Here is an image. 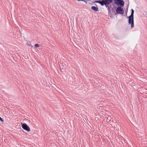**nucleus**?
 Returning a JSON list of instances; mask_svg holds the SVG:
<instances>
[{"label": "nucleus", "mask_w": 147, "mask_h": 147, "mask_svg": "<svg viewBox=\"0 0 147 147\" xmlns=\"http://www.w3.org/2000/svg\"><path fill=\"white\" fill-rule=\"evenodd\" d=\"M131 15L128 17V24H131V29L134 27V10L133 9H131Z\"/></svg>", "instance_id": "f257e3e1"}, {"label": "nucleus", "mask_w": 147, "mask_h": 147, "mask_svg": "<svg viewBox=\"0 0 147 147\" xmlns=\"http://www.w3.org/2000/svg\"><path fill=\"white\" fill-rule=\"evenodd\" d=\"M113 0H102L101 1L99 2V3L100 5L102 6L104 5H109L111 3Z\"/></svg>", "instance_id": "f03ea898"}, {"label": "nucleus", "mask_w": 147, "mask_h": 147, "mask_svg": "<svg viewBox=\"0 0 147 147\" xmlns=\"http://www.w3.org/2000/svg\"><path fill=\"white\" fill-rule=\"evenodd\" d=\"M115 3L117 5L123 7L124 5V2L122 0H116L115 1Z\"/></svg>", "instance_id": "7ed1b4c3"}, {"label": "nucleus", "mask_w": 147, "mask_h": 147, "mask_svg": "<svg viewBox=\"0 0 147 147\" xmlns=\"http://www.w3.org/2000/svg\"><path fill=\"white\" fill-rule=\"evenodd\" d=\"M21 125L22 128L26 131L29 132L30 131V129L29 127L26 123H22Z\"/></svg>", "instance_id": "20e7f679"}, {"label": "nucleus", "mask_w": 147, "mask_h": 147, "mask_svg": "<svg viewBox=\"0 0 147 147\" xmlns=\"http://www.w3.org/2000/svg\"><path fill=\"white\" fill-rule=\"evenodd\" d=\"M116 12L117 14H123L124 13V10L121 7H118L117 8Z\"/></svg>", "instance_id": "39448f33"}, {"label": "nucleus", "mask_w": 147, "mask_h": 147, "mask_svg": "<svg viewBox=\"0 0 147 147\" xmlns=\"http://www.w3.org/2000/svg\"><path fill=\"white\" fill-rule=\"evenodd\" d=\"M91 9L96 12L98 10V8L97 7L94 6L91 7Z\"/></svg>", "instance_id": "423d86ee"}, {"label": "nucleus", "mask_w": 147, "mask_h": 147, "mask_svg": "<svg viewBox=\"0 0 147 147\" xmlns=\"http://www.w3.org/2000/svg\"><path fill=\"white\" fill-rule=\"evenodd\" d=\"M26 45L28 46H32L31 45L30 42L29 41H27V42Z\"/></svg>", "instance_id": "0eeeda50"}, {"label": "nucleus", "mask_w": 147, "mask_h": 147, "mask_svg": "<svg viewBox=\"0 0 147 147\" xmlns=\"http://www.w3.org/2000/svg\"><path fill=\"white\" fill-rule=\"evenodd\" d=\"M108 5H105V6L107 8H107L109 10V7Z\"/></svg>", "instance_id": "6e6552de"}, {"label": "nucleus", "mask_w": 147, "mask_h": 147, "mask_svg": "<svg viewBox=\"0 0 147 147\" xmlns=\"http://www.w3.org/2000/svg\"><path fill=\"white\" fill-rule=\"evenodd\" d=\"M78 1H84L85 2H86V3H87V2L86 1L84 0H77Z\"/></svg>", "instance_id": "1a4fd4ad"}, {"label": "nucleus", "mask_w": 147, "mask_h": 147, "mask_svg": "<svg viewBox=\"0 0 147 147\" xmlns=\"http://www.w3.org/2000/svg\"><path fill=\"white\" fill-rule=\"evenodd\" d=\"M0 120L1 122L3 121V120L2 118L0 117Z\"/></svg>", "instance_id": "9d476101"}, {"label": "nucleus", "mask_w": 147, "mask_h": 147, "mask_svg": "<svg viewBox=\"0 0 147 147\" xmlns=\"http://www.w3.org/2000/svg\"><path fill=\"white\" fill-rule=\"evenodd\" d=\"M34 46H39V45L38 44H35Z\"/></svg>", "instance_id": "9b49d317"}, {"label": "nucleus", "mask_w": 147, "mask_h": 147, "mask_svg": "<svg viewBox=\"0 0 147 147\" xmlns=\"http://www.w3.org/2000/svg\"><path fill=\"white\" fill-rule=\"evenodd\" d=\"M37 47V46H36V47H34L35 48H36L37 47Z\"/></svg>", "instance_id": "f8f14e48"}]
</instances>
